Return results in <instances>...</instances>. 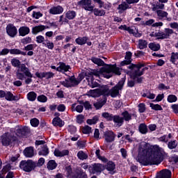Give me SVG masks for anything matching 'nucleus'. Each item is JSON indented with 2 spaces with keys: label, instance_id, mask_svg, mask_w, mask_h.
Here are the masks:
<instances>
[{
  "label": "nucleus",
  "instance_id": "obj_1",
  "mask_svg": "<svg viewBox=\"0 0 178 178\" xmlns=\"http://www.w3.org/2000/svg\"><path fill=\"white\" fill-rule=\"evenodd\" d=\"M147 64L145 62H138L136 64H131L128 66V69L130 70L127 71V74L129 76L131 80H136L137 83H143L144 80V74L145 70H148V67H146Z\"/></svg>",
  "mask_w": 178,
  "mask_h": 178
},
{
  "label": "nucleus",
  "instance_id": "obj_2",
  "mask_svg": "<svg viewBox=\"0 0 178 178\" xmlns=\"http://www.w3.org/2000/svg\"><path fill=\"white\" fill-rule=\"evenodd\" d=\"M102 118L106 119L107 122H113L116 124V127H122L125 122H130L131 120V114L128 111H124L119 115H113L112 113L104 112L102 113Z\"/></svg>",
  "mask_w": 178,
  "mask_h": 178
},
{
  "label": "nucleus",
  "instance_id": "obj_3",
  "mask_svg": "<svg viewBox=\"0 0 178 178\" xmlns=\"http://www.w3.org/2000/svg\"><path fill=\"white\" fill-rule=\"evenodd\" d=\"M102 89L96 88L95 90H90L89 91L90 97L93 98H99L101 95H104L106 98H108L111 95V98H116L119 95V91L120 89H118L116 86L113 87L110 90L109 88L106 86L102 85L101 86Z\"/></svg>",
  "mask_w": 178,
  "mask_h": 178
},
{
  "label": "nucleus",
  "instance_id": "obj_4",
  "mask_svg": "<svg viewBox=\"0 0 178 178\" xmlns=\"http://www.w3.org/2000/svg\"><path fill=\"white\" fill-rule=\"evenodd\" d=\"M142 152L144 156H163V154H165L163 148L156 145L152 147L151 145L147 143H144L143 145H142Z\"/></svg>",
  "mask_w": 178,
  "mask_h": 178
},
{
  "label": "nucleus",
  "instance_id": "obj_5",
  "mask_svg": "<svg viewBox=\"0 0 178 178\" xmlns=\"http://www.w3.org/2000/svg\"><path fill=\"white\" fill-rule=\"evenodd\" d=\"M163 161V156H139L138 158V162L143 165V166H148L152 165H159Z\"/></svg>",
  "mask_w": 178,
  "mask_h": 178
},
{
  "label": "nucleus",
  "instance_id": "obj_6",
  "mask_svg": "<svg viewBox=\"0 0 178 178\" xmlns=\"http://www.w3.org/2000/svg\"><path fill=\"white\" fill-rule=\"evenodd\" d=\"M99 72V74H101V73H111L116 76H120V74H122V72H120V68H119L116 64L112 65L105 63V65L100 68Z\"/></svg>",
  "mask_w": 178,
  "mask_h": 178
},
{
  "label": "nucleus",
  "instance_id": "obj_7",
  "mask_svg": "<svg viewBox=\"0 0 178 178\" xmlns=\"http://www.w3.org/2000/svg\"><path fill=\"white\" fill-rule=\"evenodd\" d=\"M65 170L67 178H88L87 173L81 169L76 171V174L73 172V168H72V165L65 167Z\"/></svg>",
  "mask_w": 178,
  "mask_h": 178
},
{
  "label": "nucleus",
  "instance_id": "obj_8",
  "mask_svg": "<svg viewBox=\"0 0 178 178\" xmlns=\"http://www.w3.org/2000/svg\"><path fill=\"white\" fill-rule=\"evenodd\" d=\"M0 140L3 147H9L17 141V137L11 135L9 132H6L0 137Z\"/></svg>",
  "mask_w": 178,
  "mask_h": 178
},
{
  "label": "nucleus",
  "instance_id": "obj_9",
  "mask_svg": "<svg viewBox=\"0 0 178 178\" xmlns=\"http://www.w3.org/2000/svg\"><path fill=\"white\" fill-rule=\"evenodd\" d=\"M19 168L24 172L30 173V172L35 170V161L32 159L22 160L19 163Z\"/></svg>",
  "mask_w": 178,
  "mask_h": 178
},
{
  "label": "nucleus",
  "instance_id": "obj_10",
  "mask_svg": "<svg viewBox=\"0 0 178 178\" xmlns=\"http://www.w3.org/2000/svg\"><path fill=\"white\" fill-rule=\"evenodd\" d=\"M19 68L20 71L17 70L16 72L17 79H18V80H24V79H26V76L33 77V79H36L35 76H33V74L30 72L29 67H26L25 64H21Z\"/></svg>",
  "mask_w": 178,
  "mask_h": 178
},
{
  "label": "nucleus",
  "instance_id": "obj_11",
  "mask_svg": "<svg viewBox=\"0 0 178 178\" xmlns=\"http://www.w3.org/2000/svg\"><path fill=\"white\" fill-rule=\"evenodd\" d=\"M60 84L65 87L66 88H70L72 87H76V86H79L80 84L79 81L74 75L68 76L67 79H65V81H60Z\"/></svg>",
  "mask_w": 178,
  "mask_h": 178
},
{
  "label": "nucleus",
  "instance_id": "obj_12",
  "mask_svg": "<svg viewBox=\"0 0 178 178\" xmlns=\"http://www.w3.org/2000/svg\"><path fill=\"white\" fill-rule=\"evenodd\" d=\"M91 0H81L77 2V5L83 8L85 10L92 12L94 10V6H91Z\"/></svg>",
  "mask_w": 178,
  "mask_h": 178
},
{
  "label": "nucleus",
  "instance_id": "obj_13",
  "mask_svg": "<svg viewBox=\"0 0 178 178\" xmlns=\"http://www.w3.org/2000/svg\"><path fill=\"white\" fill-rule=\"evenodd\" d=\"M84 74L88 83H90V81L94 80V76H96V77L99 76V71L97 70H87Z\"/></svg>",
  "mask_w": 178,
  "mask_h": 178
},
{
  "label": "nucleus",
  "instance_id": "obj_14",
  "mask_svg": "<svg viewBox=\"0 0 178 178\" xmlns=\"http://www.w3.org/2000/svg\"><path fill=\"white\" fill-rule=\"evenodd\" d=\"M30 132V128L27 126L22 127L15 131V133L17 137H27Z\"/></svg>",
  "mask_w": 178,
  "mask_h": 178
},
{
  "label": "nucleus",
  "instance_id": "obj_15",
  "mask_svg": "<svg viewBox=\"0 0 178 178\" xmlns=\"http://www.w3.org/2000/svg\"><path fill=\"white\" fill-rule=\"evenodd\" d=\"M35 77L38 79H40V80H42V79H46V80H49V79H54L55 76V74L52 72H36L35 73Z\"/></svg>",
  "mask_w": 178,
  "mask_h": 178
},
{
  "label": "nucleus",
  "instance_id": "obj_16",
  "mask_svg": "<svg viewBox=\"0 0 178 178\" xmlns=\"http://www.w3.org/2000/svg\"><path fill=\"white\" fill-rule=\"evenodd\" d=\"M103 136L106 143H113L116 138V134L113 131L107 129L103 132Z\"/></svg>",
  "mask_w": 178,
  "mask_h": 178
},
{
  "label": "nucleus",
  "instance_id": "obj_17",
  "mask_svg": "<svg viewBox=\"0 0 178 178\" xmlns=\"http://www.w3.org/2000/svg\"><path fill=\"white\" fill-rule=\"evenodd\" d=\"M6 33L9 37L13 38L17 34V28L12 24H8L6 26Z\"/></svg>",
  "mask_w": 178,
  "mask_h": 178
},
{
  "label": "nucleus",
  "instance_id": "obj_18",
  "mask_svg": "<svg viewBox=\"0 0 178 178\" xmlns=\"http://www.w3.org/2000/svg\"><path fill=\"white\" fill-rule=\"evenodd\" d=\"M103 168H104V170L106 169V170L110 172L111 175H115V173H116V171H115L116 169V164L112 161H108L105 165H104Z\"/></svg>",
  "mask_w": 178,
  "mask_h": 178
},
{
  "label": "nucleus",
  "instance_id": "obj_19",
  "mask_svg": "<svg viewBox=\"0 0 178 178\" xmlns=\"http://www.w3.org/2000/svg\"><path fill=\"white\" fill-rule=\"evenodd\" d=\"M49 29V26H45V25H38L35 26L32 28L31 33L33 34V35H37L38 33H41L42 31H44V30Z\"/></svg>",
  "mask_w": 178,
  "mask_h": 178
},
{
  "label": "nucleus",
  "instance_id": "obj_20",
  "mask_svg": "<svg viewBox=\"0 0 178 178\" xmlns=\"http://www.w3.org/2000/svg\"><path fill=\"white\" fill-rule=\"evenodd\" d=\"M23 153L26 158H33L34 156V147L32 146L26 147Z\"/></svg>",
  "mask_w": 178,
  "mask_h": 178
},
{
  "label": "nucleus",
  "instance_id": "obj_21",
  "mask_svg": "<svg viewBox=\"0 0 178 178\" xmlns=\"http://www.w3.org/2000/svg\"><path fill=\"white\" fill-rule=\"evenodd\" d=\"M52 124L54 127H63L65 126V121L62 120L60 117H55L52 120Z\"/></svg>",
  "mask_w": 178,
  "mask_h": 178
},
{
  "label": "nucleus",
  "instance_id": "obj_22",
  "mask_svg": "<svg viewBox=\"0 0 178 178\" xmlns=\"http://www.w3.org/2000/svg\"><path fill=\"white\" fill-rule=\"evenodd\" d=\"M172 34H175V31H173V29L165 28V32L161 31V37L160 38H163V40L170 38Z\"/></svg>",
  "mask_w": 178,
  "mask_h": 178
},
{
  "label": "nucleus",
  "instance_id": "obj_23",
  "mask_svg": "<svg viewBox=\"0 0 178 178\" xmlns=\"http://www.w3.org/2000/svg\"><path fill=\"white\" fill-rule=\"evenodd\" d=\"M157 178H172V171L165 169L160 171Z\"/></svg>",
  "mask_w": 178,
  "mask_h": 178
},
{
  "label": "nucleus",
  "instance_id": "obj_24",
  "mask_svg": "<svg viewBox=\"0 0 178 178\" xmlns=\"http://www.w3.org/2000/svg\"><path fill=\"white\" fill-rule=\"evenodd\" d=\"M102 99L103 100H101L100 102H97L93 104V106H95L97 111L101 109V108H102V106L106 104V101H108V98H106V97L104 95H102Z\"/></svg>",
  "mask_w": 178,
  "mask_h": 178
},
{
  "label": "nucleus",
  "instance_id": "obj_25",
  "mask_svg": "<svg viewBox=\"0 0 178 178\" xmlns=\"http://www.w3.org/2000/svg\"><path fill=\"white\" fill-rule=\"evenodd\" d=\"M19 35L21 37H26L28 34H30V28L28 26H21L19 29Z\"/></svg>",
  "mask_w": 178,
  "mask_h": 178
},
{
  "label": "nucleus",
  "instance_id": "obj_26",
  "mask_svg": "<svg viewBox=\"0 0 178 178\" xmlns=\"http://www.w3.org/2000/svg\"><path fill=\"white\" fill-rule=\"evenodd\" d=\"M87 41H90L88 36L78 37L75 39V42L78 45H86Z\"/></svg>",
  "mask_w": 178,
  "mask_h": 178
},
{
  "label": "nucleus",
  "instance_id": "obj_27",
  "mask_svg": "<svg viewBox=\"0 0 178 178\" xmlns=\"http://www.w3.org/2000/svg\"><path fill=\"white\" fill-rule=\"evenodd\" d=\"M117 9L119 10V13H123L127 9H131V6H129L126 1H122V3L118 6Z\"/></svg>",
  "mask_w": 178,
  "mask_h": 178
},
{
  "label": "nucleus",
  "instance_id": "obj_28",
  "mask_svg": "<svg viewBox=\"0 0 178 178\" xmlns=\"http://www.w3.org/2000/svg\"><path fill=\"white\" fill-rule=\"evenodd\" d=\"M58 65H60L57 67V72H62V70H63V72H69V70L72 69L70 65H66V63L63 62H59Z\"/></svg>",
  "mask_w": 178,
  "mask_h": 178
},
{
  "label": "nucleus",
  "instance_id": "obj_29",
  "mask_svg": "<svg viewBox=\"0 0 178 178\" xmlns=\"http://www.w3.org/2000/svg\"><path fill=\"white\" fill-rule=\"evenodd\" d=\"M49 13L51 15H60V13H63V7L60 6L54 7L49 10Z\"/></svg>",
  "mask_w": 178,
  "mask_h": 178
},
{
  "label": "nucleus",
  "instance_id": "obj_30",
  "mask_svg": "<svg viewBox=\"0 0 178 178\" xmlns=\"http://www.w3.org/2000/svg\"><path fill=\"white\" fill-rule=\"evenodd\" d=\"M90 60L94 63L95 65H97V66L101 67V66H105V61L104 60L97 58L95 56H92L90 58Z\"/></svg>",
  "mask_w": 178,
  "mask_h": 178
},
{
  "label": "nucleus",
  "instance_id": "obj_31",
  "mask_svg": "<svg viewBox=\"0 0 178 178\" xmlns=\"http://www.w3.org/2000/svg\"><path fill=\"white\" fill-rule=\"evenodd\" d=\"M156 13L158 16V18L159 19V20H165V17H168L169 13H168V12L166 11H163L162 10H157L156 11Z\"/></svg>",
  "mask_w": 178,
  "mask_h": 178
},
{
  "label": "nucleus",
  "instance_id": "obj_32",
  "mask_svg": "<svg viewBox=\"0 0 178 178\" xmlns=\"http://www.w3.org/2000/svg\"><path fill=\"white\" fill-rule=\"evenodd\" d=\"M92 170L96 173H101L103 170H105L104 165L101 163H95L92 167Z\"/></svg>",
  "mask_w": 178,
  "mask_h": 178
},
{
  "label": "nucleus",
  "instance_id": "obj_33",
  "mask_svg": "<svg viewBox=\"0 0 178 178\" xmlns=\"http://www.w3.org/2000/svg\"><path fill=\"white\" fill-rule=\"evenodd\" d=\"M47 168L49 170H55L58 168V163L55 160H50L48 161Z\"/></svg>",
  "mask_w": 178,
  "mask_h": 178
},
{
  "label": "nucleus",
  "instance_id": "obj_34",
  "mask_svg": "<svg viewBox=\"0 0 178 178\" xmlns=\"http://www.w3.org/2000/svg\"><path fill=\"white\" fill-rule=\"evenodd\" d=\"M138 131L140 134H147L148 133V127L145 123H141L138 126Z\"/></svg>",
  "mask_w": 178,
  "mask_h": 178
},
{
  "label": "nucleus",
  "instance_id": "obj_35",
  "mask_svg": "<svg viewBox=\"0 0 178 178\" xmlns=\"http://www.w3.org/2000/svg\"><path fill=\"white\" fill-rule=\"evenodd\" d=\"M148 47V42L145 40L140 39L138 40V44L137 48L138 49H145Z\"/></svg>",
  "mask_w": 178,
  "mask_h": 178
},
{
  "label": "nucleus",
  "instance_id": "obj_36",
  "mask_svg": "<svg viewBox=\"0 0 178 178\" xmlns=\"http://www.w3.org/2000/svg\"><path fill=\"white\" fill-rule=\"evenodd\" d=\"M10 55H23V56H26L27 53L26 51H22L19 49H10Z\"/></svg>",
  "mask_w": 178,
  "mask_h": 178
},
{
  "label": "nucleus",
  "instance_id": "obj_37",
  "mask_svg": "<svg viewBox=\"0 0 178 178\" xmlns=\"http://www.w3.org/2000/svg\"><path fill=\"white\" fill-rule=\"evenodd\" d=\"M43 46L51 50L54 49V47H55L54 42L49 41V40H48V38H45L44 42H43Z\"/></svg>",
  "mask_w": 178,
  "mask_h": 178
},
{
  "label": "nucleus",
  "instance_id": "obj_38",
  "mask_svg": "<svg viewBox=\"0 0 178 178\" xmlns=\"http://www.w3.org/2000/svg\"><path fill=\"white\" fill-rule=\"evenodd\" d=\"M76 16H77V13L74 10H68L65 13V17L68 19V20H73Z\"/></svg>",
  "mask_w": 178,
  "mask_h": 178
},
{
  "label": "nucleus",
  "instance_id": "obj_39",
  "mask_svg": "<svg viewBox=\"0 0 178 178\" xmlns=\"http://www.w3.org/2000/svg\"><path fill=\"white\" fill-rule=\"evenodd\" d=\"M28 101H31V102H34L35 99H37V93L34 91L29 92L27 95Z\"/></svg>",
  "mask_w": 178,
  "mask_h": 178
},
{
  "label": "nucleus",
  "instance_id": "obj_40",
  "mask_svg": "<svg viewBox=\"0 0 178 178\" xmlns=\"http://www.w3.org/2000/svg\"><path fill=\"white\" fill-rule=\"evenodd\" d=\"M49 154V149L48 148V146L47 145H44L42 149L38 152V155L47 156Z\"/></svg>",
  "mask_w": 178,
  "mask_h": 178
},
{
  "label": "nucleus",
  "instance_id": "obj_41",
  "mask_svg": "<svg viewBox=\"0 0 178 178\" xmlns=\"http://www.w3.org/2000/svg\"><path fill=\"white\" fill-rule=\"evenodd\" d=\"M149 49L152 51H159L161 49V44L159 43L151 42L148 45Z\"/></svg>",
  "mask_w": 178,
  "mask_h": 178
},
{
  "label": "nucleus",
  "instance_id": "obj_42",
  "mask_svg": "<svg viewBox=\"0 0 178 178\" xmlns=\"http://www.w3.org/2000/svg\"><path fill=\"white\" fill-rule=\"evenodd\" d=\"M124 83H126V75L123 78L121 79L120 81L115 86L119 90H123V87H124Z\"/></svg>",
  "mask_w": 178,
  "mask_h": 178
},
{
  "label": "nucleus",
  "instance_id": "obj_43",
  "mask_svg": "<svg viewBox=\"0 0 178 178\" xmlns=\"http://www.w3.org/2000/svg\"><path fill=\"white\" fill-rule=\"evenodd\" d=\"M92 12L94 13L95 16H105V15L106 14V12H105V10H99L98 8H94Z\"/></svg>",
  "mask_w": 178,
  "mask_h": 178
},
{
  "label": "nucleus",
  "instance_id": "obj_44",
  "mask_svg": "<svg viewBox=\"0 0 178 178\" xmlns=\"http://www.w3.org/2000/svg\"><path fill=\"white\" fill-rule=\"evenodd\" d=\"M176 60H178V52H172L170 62H171L172 65H177V63H176Z\"/></svg>",
  "mask_w": 178,
  "mask_h": 178
},
{
  "label": "nucleus",
  "instance_id": "obj_45",
  "mask_svg": "<svg viewBox=\"0 0 178 178\" xmlns=\"http://www.w3.org/2000/svg\"><path fill=\"white\" fill-rule=\"evenodd\" d=\"M10 63L12 66H13L14 67H18V69H20V66L22 65V62H20V60L14 58L11 59Z\"/></svg>",
  "mask_w": 178,
  "mask_h": 178
},
{
  "label": "nucleus",
  "instance_id": "obj_46",
  "mask_svg": "<svg viewBox=\"0 0 178 178\" xmlns=\"http://www.w3.org/2000/svg\"><path fill=\"white\" fill-rule=\"evenodd\" d=\"M99 120V118H98V115H95L92 119H88L86 120V123L88 124H90V126L92 124H97V122Z\"/></svg>",
  "mask_w": 178,
  "mask_h": 178
},
{
  "label": "nucleus",
  "instance_id": "obj_47",
  "mask_svg": "<svg viewBox=\"0 0 178 178\" xmlns=\"http://www.w3.org/2000/svg\"><path fill=\"white\" fill-rule=\"evenodd\" d=\"M77 157L80 161H84V159H87L88 158V155L83 152V150H80L77 153Z\"/></svg>",
  "mask_w": 178,
  "mask_h": 178
},
{
  "label": "nucleus",
  "instance_id": "obj_48",
  "mask_svg": "<svg viewBox=\"0 0 178 178\" xmlns=\"http://www.w3.org/2000/svg\"><path fill=\"white\" fill-rule=\"evenodd\" d=\"M167 101L169 104H173V102H177V96L175 95H169L167 97Z\"/></svg>",
  "mask_w": 178,
  "mask_h": 178
},
{
  "label": "nucleus",
  "instance_id": "obj_49",
  "mask_svg": "<svg viewBox=\"0 0 178 178\" xmlns=\"http://www.w3.org/2000/svg\"><path fill=\"white\" fill-rule=\"evenodd\" d=\"M136 84H141L142 83L137 82V79H132V80H128L127 81V87H129L130 88H133Z\"/></svg>",
  "mask_w": 178,
  "mask_h": 178
},
{
  "label": "nucleus",
  "instance_id": "obj_50",
  "mask_svg": "<svg viewBox=\"0 0 178 178\" xmlns=\"http://www.w3.org/2000/svg\"><path fill=\"white\" fill-rule=\"evenodd\" d=\"M30 124L32 127H38V126L40 125V120L35 118H32L30 120Z\"/></svg>",
  "mask_w": 178,
  "mask_h": 178
},
{
  "label": "nucleus",
  "instance_id": "obj_51",
  "mask_svg": "<svg viewBox=\"0 0 178 178\" xmlns=\"http://www.w3.org/2000/svg\"><path fill=\"white\" fill-rule=\"evenodd\" d=\"M139 113H144L147 111V107L145 106V103H140L138 105Z\"/></svg>",
  "mask_w": 178,
  "mask_h": 178
},
{
  "label": "nucleus",
  "instance_id": "obj_52",
  "mask_svg": "<svg viewBox=\"0 0 178 178\" xmlns=\"http://www.w3.org/2000/svg\"><path fill=\"white\" fill-rule=\"evenodd\" d=\"M88 86H90V87L91 88H95L97 87H99V89H102L101 87H102V86H101V84L98 83L97 81H94V80L90 81V82H88Z\"/></svg>",
  "mask_w": 178,
  "mask_h": 178
},
{
  "label": "nucleus",
  "instance_id": "obj_53",
  "mask_svg": "<svg viewBox=\"0 0 178 178\" xmlns=\"http://www.w3.org/2000/svg\"><path fill=\"white\" fill-rule=\"evenodd\" d=\"M150 108L153 109V111H163L162 106L160 104H154V103H150Z\"/></svg>",
  "mask_w": 178,
  "mask_h": 178
},
{
  "label": "nucleus",
  "instance_id": "obj_54",
  "mask_svg": "<svg viewBox=\"0 0 178 178\" xmlns=\"http://www.w3.org/2000/svg\"><path fill=\"white\" fill-rule=\"evenodd\" d=\"M37 99L38 102L45 103L47 102V101H48V97H47V96H45L44 95H40L38 96Z\"/></svg>",
  "mask_w": 178,
  "mask_h": 178
},
{
  "label": "nucleus",
  "instance_id": "obj_55",
  "mask_svg": "<svg viewBox=\"0 0 178 178\" xmlns=\"http://www.w3.org/2000/svg\"><path fill=\"white\" fill-rule=\"evenodd\" d=\"M58 22L59 23H61V24H69V19L66 17H65L63 15L60 16Z\"/></svg>",
  "mask_w": 178,
  "mask_h": 178
},
{
  "label": "nucleus",
  "instance_id": "obj_56",
  "mask_svg": "<svg viewBox=\"0 0 178 178\" xmlns=\"http://www.w3.org/2000/svg\"><path fill=\"white\" fill-rule=\"evenodd\" d=\"M45 42V38L41 35L36 36V42L37 44H42L44 45V42Z\"/></svg>",
  "mask_w": 178,
  "mask_h": 178
},
{
  "label": "nucleus",
  "instance_id": "obj_57",
  "mask_svg": "<svg viewBox=\"0 0 178 178\" xmlns=\"http://www.w3.org/2000/svg\"><path fill=\"white\" fill-rule=\"evenodd\" d=\"M45 163V159L41 157L38 159V162L35 163V168H41Z\"/></svg>",
  "mask_w": 178,
  "mask_h": 178
},
{
  "label": "nucleus",
  "instance_id": "obj_58",
  "mask_svg": "<svg viewBox=\"0 0 178 178\" xmlns=\"http://www.w3.org/2000/svg\"><path fill=\"white\" fill-rule=\"evenodd\" d=\"M177 147V142L176 140H172L168 143V147L169 149H175Z\"/></svg>",
  "mask_w": 178,
  "mask_h": 178
},
{
  "label": "nucleus",
  "instance_id": "obj_59",
  "mask_svg": "<svg viewBox=\"0 0 178 178\" xmlns=\"http://www.w3.org/2000/svg\"><path fill=\"white\" fill-rule=\"evenodd\" d=\"M31 38L28 36V37H26V38H24L21 40V42L22 44H23V45H26V44H30L31 43Z\"/></svg>",
  "mask_w": 178,
  "mask_h": 178
},
{
  "label": "nucleus",
  "instance_id": "obj_60",
  "mask_svg": "<svg viewBox=\"0 0 178 178\" xmlns=\"http://www.w3.org/2000/svg\"><path fill=\"white\" fill-rule=\"evenodd\" d=\"M132 56H133V53H131V51H127L125 53L124 59L127 60H129L131 63V62H133V58H131Z\"/></svg>",
  "mask_w": 178,
  "mask_h": 178
},
{
  "label": "nucleus",
  "instance_id": "obj_61",
  "mask_svg": "<svg viewBox=\"0 0 178 178\" xmlns=\"http://www.w3.org/2000/svg\"><path fill=\"white\" fill-rule=\"evenodd\" d=\"M84 122V115L82 114H79L76 116V123L79 124H83Z\"/></svg>",
  "mask_w": 178,
  "mask_h": 178
},
{
  "label": "nucleus",
  "instance_id": "obj_62",
  "mask_svg": "<svg viewBox=\"0 0 178 178\" xmlns=\"http://www.w3.org/2000/svg\"><path fill=\"white\" fill-rule=\"evenodd\" d=\"M12 169V165L10 164H6L4 165L1 170V173H7V172H9Z\"/></svg>",
  "mask_w": 178,
  "mask_h": 178
},
{
  "label": "nucleus",
  "instance_id": "obj_63",
  "mask_svg": "<svg viewBox=\"0 0 178 178\" xmlns=\"http://www.w3.org/2000/svg\"><path fill=\"white\" fill-rule=\"evenodd\" d=\"M13 97V93H12V92L10 91H7L6 92V96L4 97V98L5 99H6V101H12Z\"/></svg>",
  "mask_w": 178,
  "mask_h": 178
},
{
  "label": "nucleus",
  "instance_id": "obj_64",
  "mask_svg": "<svg viewBox=\"0 0 178 178\" xmlns=\"http://www.w3.org/2000/svg\"><path fill=\"white\" fill-rule=\"evenodd\" d=\"M68 131L70 134H76V131H77V128L74 127V125H69Z\"/></svg>",
  "mask_w": 178,
  "mask_h": 178
}]
</instances>
